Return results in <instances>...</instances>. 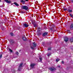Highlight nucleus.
Here are the masks:
<instances>
[{
	"instance_id": "9d476101",
	"label": "nucleus",
	"mask_w": 73,
	"mask_h": 73,
	"mask_svg": "<svg viewBox=\"0 0 73 73\" xmlns=\"http://www.w3.org/2000/svg\"><path fill=\"white\" fill-rule=\"evenodd\" d=\"M41 29L40 27H38L37 30L38 33H40V32L41 31Z\"/></svg>"
},
{
	"instance_id": "39448f33",
	"label": "nucleus",
	"mask_w": 73,
	"mask_h": 73,
	"mask_svg": "<svg viewBox=\"0 0 73 73\" xmlns=\"http://www.w3.org/2000/svg\"><path fill=\"white\" fill-rule=\"evenodd\" d=\"M64 41L65 42H67V41H68V40H69V38H68L65 37H64Z\"/></svg>"
},
{
	"instance_id": "0eeeda50",
	"label": "nucleus",
	"mask_w": 73,
	"mask_h": 73,
	"mask_svg": "<svg viewBox=\"0 0 73 73\" xmlns=\"http://www.w3.org/2000/svg\"><path fill=\"white\" fill-rule=\"evenodd\" d=\"M70 30H73V23L71 24L70 25Z\"/></svg>"
},
{
	"instance_id": "f704fd0d",
	"label": "nucleus",
	"mask_w": 73,
	"mask_h": 73,
	"mask_svg": "<svg viewBox=\"0 0 73 73\" xmlns=\"http://www.w3.org/2000/svg\"><path fill=\"white\" fill-rule=\"evenodd\" d=\"M16 54H19V52H18L17 51L16 52Z\"/></svg>"
},
{
	"instance_id": "c9c22d12",
	"label": "nucleus",
	"mask_w": 73,
	"mask_h": 73,
	"mask_svg": "<svg viewBox=\"0 0 73 73\" xmlns=\"http://www.w3.org/2000/svg\"><path fill=\"white\" fill-rule=\"evenodd\" d=\"M62 64H64V61H62Z\"/></svg>"
},
{
	"instance_id": "6e6552de",
	"label": "nucleus",
	"mask_w": 73,
	"mask_h": 73,
	"mask_svg": "<svg viewBox=\"0 0 73 73\" xmlns=\"http://www.w3.org/2000/svg\"><path fill=\"white\" fill-rule=\"evenodd\" d=\"M43 36H46V35H48V33L46 32H44L42 34Z\"/></svg>"
},
{
	"instance_id": "cd10ccee",
	"label": "nucleus",
	"mask_w": 73,
	"mask_h": 73,
	"mask_svg": "<svg viewBox=\"0 0 73 73\" xmlns=\"http://www.w3.org/2000/svg\"><path fill=\"white\" fill-rule=\"evenodd\" d=\"M67 31L68 32H69L70 33V31L69 30H67Z\"/></svg>"
},
{
	"instance_id": "f3484780",
	"label": "nucleus",
	"mask_w": 73,
	"mask_h": 73,
	"mask_svg": "<svg viewBox=\"0 0 73 73\" xmlns=\"http://www.w3.org/2000/svg\"><path fill=\"white\" fill-rule=\"evenodd\" d=\"M22 39L23 41H26V38L25 37H23L22 38Z\"/></svg>"
},
{
	"instance_id": "5701e85b",
	"label": "nucleus",
	"mask_w": 73,
	"mask_h": 73,
	"mask_svg": "<svg viewBox=\"0 0 73 73\" xmlns=\"http://www.w3.org/2000/svg\"><path fill=\"white\" fill-rule=\"evenodd\" d=\"M51 54L50 53H49L48 54H47V56L48 57L49 56H50Z\"/></svg>"
},
{
	"instance_id": "a211bd4d",
	"label": "nucleus",
	"mask_w": 73,
	"mask_h": 73,
	"mask_svg": "<svg viewBox=\"0 0 73 73\" xmlns=\"http://www.w3.org/2000/svg\"><path fill=\"white\" fill-rule=\"evenodd\" d=\"M67 11L68 12H72V10H70V9H68Z\"/></svg>"
},
{
	"instance_id": "7c9ffc66",
	"label": "nucleus",
	"mask_w": 73,
	"mask_h": 73,
	"mask_svg": "<svg viewBox=\"0 0 73 73\" xmlns=\"http://www.w3.org/2000/svg\"><path fill=\"white\" fill-rule=\"evenodd\" d=\"M40 61H42V58H40Z\"/></svg>"
},
{
	"instance_id": "2eb2a0df",
	"label": "nucleus",
	"mask_w": 73,
	"mask_h": 73,
	"mask_svg": "<svg viewBox=\"0 0 73 73\" xmlns=\"http://www.w3.org/2000/svg\"><path fill=\"white\" fill-rule=\"evenodd\" d=\"M38 33L37 34V35L38 36H40V35H41L42 34V33H41V32H40V33Z\"/></svg>"
},
{
	"instance_id": "a878e982",
	"label": "nucleus",
	"mask_w": 73,
	"mask_h": 73,
	"mask_svg": "<svg viewBox=\"0 0 73 73\" xmlns=\"http://www.w3.org/2000/svg\"><path fill=\"white\" fill-rule=\"evenodd\" d=\"M51 48L50 47V48H48V50H51Z\"/></svg>"
},
{
	"instance_id": "4c0bfd02",
	"label": "nucleus",
	"mask_w": 73,
	"mask_h": 73,
	"mask_svg": "<svg viewBox=\"0 0 73 73\" xmlns=\"http://www.w3.org/2000/svg\"><path fill=\"white\" fill-rule=\"evenodd\" d=\"M25 1H29V0H25Z\"/></svg>"
},
{
	"instance_id": "412c9836",
	"label": "nucleus",
	"mask_w": 73,
	"mask_h": 73,
	"mask_svg": "<svg viewBox=\"0 0 73 73\" xmlns=\"http://www.w3.org/2000/svg\"><path fill=\"white\" fill-rule=\"evenodd\" d=\"M59 60H60V59H58V58L56 59V62H58V61H59Z\"/></svg>"
},
{
	"instance_id": "b1692460",
	"label": "nucleus",
	"mask_w": 73,
	"mask_h": 73,
	"mask_svg": "<svg viewBox=\"0 0 73 73\" xmlns=\"http://www.w3.org/2000/svg\"><path fill=\"white\" fill-rule=\"evenodd\" d=\"M34 27H37V25H36V24H34Z\"/></svg>"
},
{
	"instance_id": "bb28decb",
	"label": "nucleus",
	"mask_w": 73,
	"mask_h": 73,
	"mask_svg": "<svg viewBox=\"0 0 73 73\" xmlns=\"http://www.w3.org/2000/svg\"><path fill=\"white\" fill-rule=\"evenodd\" d=\"M21 13H25V12L23 11H21Z\"/></svg>"
},
{
	"instance_id": "dca6fc26",
	"label": "nucleus",
	"mask_w": 73,
	"mask_h": 73,
	"mask_svg": "<svg viewBox=\"0 0 73 73\" xmlns=\"http://www.w3.org/2000/svg\"><path fill=\"white\" fill-rule=\"evenodd\" d=\"M70 41L71 42H72L73 41V38H70Z\"/></svg>"
},
{
	"instance_id": "ddd939ff",
	"label": "nucleus",
	"mask_w": 73,
	"mask_h": 73,
	"mask_svg": "<svg viewBox=\"0 0 73 73\" xmlns=\"http://www.w3.org/2000/svg\"><path fill=\"white\" fill-rule=\"evenodd\" d=\"M23 25L25 27H28L29 25H27L26 23L23 24Z\"/></svg>"
},
{
	"instance_id": "f8f14e48",
	"label": "nucleus",
	"mask_w": 73,
	"mask_h": 73,
	"mask_svg": "<svg viewBox=\"0 0 73 73\" xmlns=\"http://www.w3.org/2000/svg\"><path fill=\"white\" fill-rule=\"evenodd\" d=\"M13 4H15L16 6H17V7H19V5L16 2H14Z\"/></svg>"
},
{
	"instance_id": "4be33fe9",
	"label": "nucleus",
	"mask_w": 73,
	"mask_h": 73,
	"mask_svg": "<svg viewBox=\"0 0 73 73\" xmlns=\"http://www.w3.org/2000/svg\"><path fill=\"white\" fill-rule=\"evenodd\" d=\"M70 15L71 17H72V18H73V16L72 14H71L70 13Z\"/></svg>"
},
{
	"instance_id": "473e14b6",
	"label": "nucleus",
	"mask_w": 73,
	"mask_h": 73,
	"mask_svg": "<svg viewBox=\"0 0 73 73\" xmlns=\"http://www.w3.org/2000/svg\"><path fill=\"white\" fill-rule=\"evenodd\" d=\"M53 28H50V30L51 31H52L53 30Z\"/></svg>"
},
{
	"instance_id": "a19ab883",
	"label": "nucleus",
	"mask_w": 73,
	"mask_h": 73,
	"mask_svg": "<svg viewBox=\"0 0 73 73\" xmlns=\"http://www.w3.org/2000/svg\"><path fill=\"white\" fill-rule=\"evenodd\" d=\"M20 51H20H20H19V52H20Z\"/></svg>"
},
{
	"instance_id": "7ed1b4c3",
	"label": "nucleus",
	"mask_w": 73,
	"mask_h": 73,
	"mask_svg": "<svg viewBox=\"0 0 73 73\" xmlns=\"http://www.w3.org/2000/svg\"><path fill=\"white\" fill-rule=\"evenodd\" d=\"M22 8L23 9H25L26 11H27V10H28V6H23L22 7Z\"/></svg>"
},
{
	"instance_id": "e433bc0d",
	"label": "nucleus",
	"mask_w": 73,
	"mask_h": 73,
	"mask_svg": "<svg viewBox=\"0 0 73 73\" xmlns=\"http://www.w3.org/2000/svg\"><path fill=\"white\" fill-rule=\"evenodd\" d=\"M61 66H58V68H60Z\"/></svg>"
},
{
	"instance_id": "9b49d317",
	"label": "nucleus",
	"mask_w": 73,
	"mask_h": 73,
	"mask_svg": "<svg viewBox=\"0 0 73 73\" xmlns=\"http://www.w3.org/2000/svg\"><path fill=\"white\" fill-rule=\"evenodd\" d=\"M33 45L34 47H35V48L36 47V46H37V44H36V43H35L34 42L33 43Z\"/></svg>"
},
{
	"instance_id": "f257e3e1",
	"label": "nucleus",
	"mask_w": 73,
	"mask_h": 73,
	"mask_svg": "<svg viewBox=\"0 0 73 73\" xmlns=\"http://www.w3.org/2000/svg\"><path fill=\"white\" fill-rule=\"evenodd\" d=\"M49 70L50 71H51V72H54V71H55V70H56V69L54 67H53L52 68V67H51L50 68Z\"/></svg>"
},
{
	"instance_id": "423d86ee",
	"label": "nucleus",
	"mask_w": 73,
	"mask_h": 73,
	"mask_svg": "<svg viewBox=\"0 0 73 73\" xmlns=\"http://www.w3.org/2000/svg\"><path fill=\"white\" fill-rule=\"evenodd\" d=\"M30 65H31V68H32L33 69V68L36 65V64L35 63H33L31 64Z\"/></svg>"
},
{
	"instance_id": "58836bf2",
	"label": "nucleus",
	"mask_w": 73,
	"mask_h": 73,
	"mask_svg": "<svg viewBox=\"0 0 73 73\" xmlns=\"http://www.w3.org/2000/svg\"><path fill=\"white\" fill-rule=\"evenodd\" d=\"M49 43H50L49 44H51L50 42Z\"/></svg>"
},
{
	"instance_id": "20e7f679",
	"label": "nucleus",
	"mask_w": 73,
	"mask_h": 73,
	"mask_svg": "<svg viewBox=\"0 0 73 73\" xmlns=\"http://www.w3.org/2000/svg\"><path fill=\"white\" fill-rule=\"evenodd\" d=\"M23 63H21L19 65V68H18V72H19V71H20L21 70V68H21L22 66V65H23Z\"/></svg>"
},
{
	"instance_id": "c756f323",
	"label": "nucleus",
	"mask_w": 73,
	"mask_h": 73,
	"mask_svg": "<svg viewBox=\"0 0 73 73\" xmlns=\"http://www.w3.org/2000/svg\"><path fill=\"white\" fill-rule=\"evenodd\" d=\"M2 58V54H1L0 55V58Z\"/></svg>"
},
{
	"instance_id": "2f4dec72",
	"label": "nucleus",
	"mask_w": 73,
	"mask_h": 73,
	"mask_svg": "<svg viewBox=\"0 0 73 73\" xmlns=\"http://www.w3.org/2000/svg\"><path fill=\"white\" fill-rule=\"evenodd\" d=\"M64 11H67L68 9H63Z\"/></svg>"
},
{
	"instance_id": "ea45409f",
	"label": "nucleus",
	"mask_w": 73,
	"mask_h": 73,
	"mask_svg": "<svg viewBox=\"0 0 73 73\" xmlns=\"http://www.w3.org/2000/svg\"><path fill=\"white\" fill-rule=\"evenodd\" d=\"M1 1L0 0V2Z\"/></svg>"
},
{
	"instance_id": "393cba45",
	"label": "nucleus",
	"mask_w": 73,
	"mask_h": 73,
	"mask_svg": "<svg viewBox=\"0 0 73 73\" xmlns=\"http://www.w3.org/2000/svg\"><path fill=\"white\" fill-rule=\"evenodd\" d=\"M10 35L11 36H13V33H10Z\"/></svg>"
},
{
	"instance_id": "c85d7f7f",
	"label": "nucleus",
	"mask_w": 73,
	"mask_h": 73,
	"mask_svg": "<svg viewBox=\"0 0 73 73\" xmlns=\"http://www.w3.org/2000/svg\"><path fill=\"white\" fill-rule=\"evenodd\" d=\"M12 72H13V73H15V70H12Z\"/></svg>"
},
{
	"instance_id": "aec40b11",
	"label": "nucleus",
	"mask_w": 73,
	"mask_h": 73,
	"mask_svg": "<svg viewBox=\"0 0 73 73\" xmlns=\"http://www.w3.org/2000/svg\"><path fill=\"white\" fill-rule=\"evenodd\" d=\"M52 27L53 28H55L56 27H55V25H53L52 26Z\"/></svg>"
},
{
	"instance_id": "1a4fd4ad",
	"label": "nucleus",
	"mask_w": 73,
	"mask_h": 73,
	"mask_svg": "<svg viewBox=\"0 0 73 73\" xmlns=\"http://www.w3.org/2000/svg\"><path fill=\"white\" fill-rule=\"evenodd\" d=\"M5 1L7 3H10L11 2V1H8V0H5Z\"/></svg>"
},
{
	"instance_id": "72a5a7b5",
	"label": "nucleus",
	"mask_w": 73,
	"mask_h": 73,
	"mask_svg": "<svg viewBox=\"0 0 73 73\" xmlns=\"http://www.w3.org/2000/svg\"><path fill=\"white\" fill-rule=\"evenodd\" d=\"M31 48L32 49H34V48L32 46H31Z\"/></svg>"
},
{
	"instance_id": "f03ea898",
	"label": "nucleus",
	"mask_w": 73,
	"mask_h": 73,
	"mask_svg": "<svg viewBox=\"0 0 73 73\" xmlns=\"http://www.w3.org/2000/svg\"><path fill=\"white\" fill-rule=\"evenodd\" d=\"M10 44L11 45H13L15 44V42L13 41V40L11 39L10 41Z\"/></svg>"
},
{
	"instance_id": "4468645a",
	"label": "nucleus",
	"mask_w": 73,
	"mask_h": 73,
	"mask_svg": "<svg viewBox=\"0 0 73 73\" xmlns=\"http://www.w3.org/2000/svg\"><path fill=\"white\" fill-rule=\"evenodd\" d=\"M20 2L22 3L23 4H25V1H24L23 0H21L20 1Z\"/></svg>"
},
{
	"instance_id": "6ab92c4d",
	"label": "nucleus",
	"mask_w": 73,
	"mask_h": 73,
	"mask_svg": "<svg viewBox=\"0 0 73 73\" xmlns=\"http://www.w3.org/2000/svg\"><path fill=\"white\" fill-rule=\"evenodd\" d=\"M9 50L11 53H13V50H11V49L10 48L9 49Z\"/></svg>"
}]
</instances>
